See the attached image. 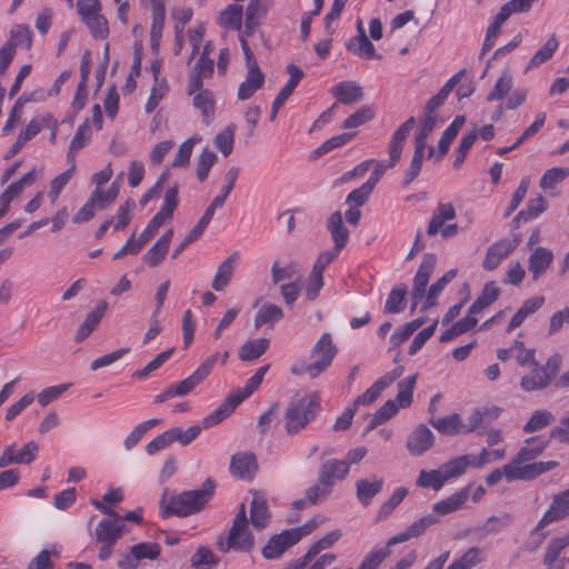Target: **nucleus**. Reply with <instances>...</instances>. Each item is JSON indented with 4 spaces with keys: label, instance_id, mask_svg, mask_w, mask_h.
<instances>
[{
    "label": "nucleus",
    "instance_id": "72a5a7b5",
    "mask_svg": "<svg viewBox=\"0 0 569 569\" xmlns=\"http://www.w3.org/2000/svg\"><path fill=\"white\" fill-rule=\"evenodd\" d=\"M101 520L96 528V537L99 542L114 543L121 536L122 522L120 517Z\"/></svg>",
    "mask_w": 569,
    "mask_h": 569
},
{
    "label": "nucleus",
    "instance_id": "f8f14e48",
    "mask_svg": "<svg viewBox=\"0 0 569 569\" xmlns=\"http://www.w3.org/2000/svg\"><path fill=\"white\" fill-rule=\"evenodd\" d=\"M161 548L156 542H140L130 548L128 553H122L118 560L119 569H137L143 559L154 560L159 557Z\"/></svg>",
    "mask_w": 569,
    "mask_h": 569
},
{
    "label": "nucleus",
    "instance_id": "052dcab7",
    "mask_svg": "<svg viewBox=\"0 0 569 569\" xmlns=\"http://www.w3.org/2000/svg\"><path fill=\"white\" fill-rule=\"evenodd\" d=\"M569 176V168L553 167L548 169L540 179L539 187L543 190L552 189Z\"/></svg>",
    "mask_w": 569,
    "mask_h": 569
},
{
    "label": "nucleus",
    "instance_id": "49530a36",
    "mask_svg": "<svg viewBox=\"0 0 569 569\" xmlns=\"http://www.w3.org/2000/svg\"><path fill=\"white\" fill-rule=\"evenodd\" d=\"M346 48L353 54L359 56L360 58L380 59V56L376 53V49L367 36L350 38L346 42Z\"/></svg>",
    "mask_w": 569,
    "mask_h": 569
},
{
    "label": "nucleus",
    "instance_id": "8fccbe9b",
    "mask_svg": "<svg viewBox=\"0 0 569 569\" xmlns=\"http://www.w3.org/2000/svg\"><path fill=\"white\" fill-rule=\"evenodd\" d=\"M558 46V39L556 34H552L545 42V44L532 56V58L528 62V66L526 67V71L538 68L539 66L548 61L556 52Z\"/></svg>",
    "mask_w": 569,
    "mask_h": 569
},
{
    "label": "nucleus",
    "instance_id": "2f4dec72",
    "mask_svg": "<svg viewBox=\"0 0 569 569\" xmlns=\"http://www.w3.org/2000/svg\"><path fill=\"white\" fill-rule=\"evenodd\" d=\"M465 73L466 69H461L453 77H451L446 82V84L438 91V93L429 99L425 107V113L435 114V112L445 103L453 88L461 82V79L465 76Z\"/></svg>",
    "mask_w": 569,
    "mask_h": 569
},
{
    "label": "nucleus",
    "instance_id": "09e8293b",
    "mask_svg": "<svg viewBox=\"0 0 569 569\" xmlns=\"http://www.w3.org/2000/svg\"><path fill=\"white\" fill-rule=\"evenodd\" d=\"M457 276V270H449L447 271L436 283H433L426 296V301L423 302V306L421 308L422 311L428 310L429 308L436 306L437 299L442 292V290L446 288L448 283H450Z\"/></svg>",
    "mask_w": 569,
    "mask_h": 569
},
{
    "label": "nucleus",
    "instance_id": "4d7b16f0",
    "mask_svg": "<svg viewBox=\"0 0 569 569\" xmlns=\"http://www.w3.org/2000/svg\"><path fill=\"white\" fill-rule=\"evenodd\" d=\"M426 146L415 142V152L410 166L405 173L403 184H410L420 173L425 157Z\"/></svg>",
    "mask_w": 569,
    "mask_h": 569
},
{
    "label": "nucleus",
    "instance_id": "423d86ee",
    "mask_svg": "<svg viewBox=\"0 0 569 569\" xmlns=\"http://www.w3.org/2000/svg\"><path fill=\"white\" fill-rule=\"evenodd\" d=\"M416 123V120L413 117H410L407 119L393 133L391 141L389 143V162L386 161H378L375 163V169L369 177V179L366 181L368 183H371V186L375 188L380 178L383 176L386 170L388 168H392L397 164V162L401 158V153L403 150V146L406 142L407 137L409 136L410 131L413 129Z\"/></svg>",
    "mask_w": 569,
    "mask_h": 569
},
{
    "label": "nucleus",
    "instance_id": "393cba45",
    "mask_svg": "<svg viewBox=\"0 0 569 569\" xmlns=\"http://www.w3.org/2000/svg\"><path fill=\"white\" fill-rule=\"evenodd\" d=\"M569 515V489L556 495L552 499L550 508L540 519V525H549L553 521L561 520Z\"/></svg>",
    "mask_w": 569,
    "mask_h": 569
},
{
    "label": "nucleus",
    "instance_id": "c85d7f7f",
    "mask_svg": "<svg viewBox=\"0 0 569 569\" xmlns=\"http://www.w3.org/2000/svg\"><path fill=\"white\" fill-rule=\"evenodd\" d=\"M268 7L263 0H250L244 13V31L246 36H251L259 27L260 21L267 14Z\"/></svg>",
    "mask_w": 569,
    "mask_h": 569
},
{
    "label": "nucleus",
    "instance_id": "e433bc0d",
    "mask_svg": "<svg viewBox=\"0 0 569 569\" xmlns=\"http://www.w3.org/2000/svg\"><path fill=\"white\" fill-rule=\"evenodd\" d=\"M545 303V297L539 296L523 301L519 310L511 318L507 332H512L516 328L521 326L523 321L532 313L538 311Z\"/></svg>",
    "mask_w": 569,
    "mask_h": 569
},
{
    "label": "nucleus",
    "instance_id": "79ce46f5",
    "mask_svg": "<svg viewBox=\"0 0 569 569\" xmlns=\"http://www.w3.org/2000/svg\"><path fill=\"white\" fill-rule=\"evenodd\" d=\"M469 498V488H465L459 492L448 497L447 499L433 505V511L445 516L460 509Z\"/></svg>",
    "mask_w": 569,
    "mask_h": 569
},
{
    "label": "nucleus",
    "instance_id": "a211bd4d",
    "mask_svg": "<svg viewBox=\"0 0 569 569\" xmlns=\"http://www.w3.org/2000/svg\"><path fill=\"white\" fill-rule=\"evenodd\" d=\"M433 442L432 431L426 425H420L408 436L406 448L411 456H421L433 446Z\"/></svg>",
    "mask_w": 569,
    "mask_h": 569
},
{
    "label": "nucleus",
    "instance_id": "774afa93",
    "mask_svg": "<svg viewBox=\"0 0 569 569\" xmlns=\"http://www.w3.org/2000/svg\"><path fill=\"white\" fill-rule=\"evenodd\" d=\"M390 556V550L381 548L370 551L360 562L358 569H378L386 558Z\"/></svg>",
    "mask_w": 569,
    "mask_h": 569
},
{
    "label": "nucleus",
    "instance_id": "de8ad7c7",
    "mask_svg": "<svg viewBox=\"0 0 569 569\" xmlns=\"http://www.w3.org/2000/svg\"><path fill=\"white\" fill-rule=\"evenodd\" d=\"M193 96V107L201 110L204 122L209 123V119L212 117L214 111V97L213 93L201 87V89L196 90Z\"/></svg>",
    "mask_w": 569,
    "mask_h": 569
},
{
    "label": "nucleus",
    "instance_id": "f03ea898",
    "mask_svg": "<svg viewBox=\"0 0 569 569\" xmlns=\"http://www.w3.org/2000/svg\"><path fill=\"white\" fill-rule=\"evenodd\" d=\"M268 369L269 365L260 367L246 382L243 388L228 396L213 412L202 419V428L209 429L228 418L244 399L251 396L259 388Z\"/></svg>",
    "mask_w": 569,
    "mask_h": 569
},
{
    "label": "nucleus",
    "instance_id": "3c124183",
    "mask_svg": "<svg viewBox=\"0 0 569 569\" xmlns=\"http://www.w3.org/2000/svg\"><path fill=\"white\" fill-rule=\"evenodd\" d=\"M446 482L447 479H445L441 467L437 470H421L416 481L418 487L432 488L433 490H440Z\"/></svg>",
    "mask_w": 569,
    "mask_h": 569
},
{
    "label": "nucleus",
    "instance_id": "6e6552de",
    "mask_svg": "<svg viewBox=\"0 0 569 569\" xmlns=\"http://www.w3.org/2000/svg\"><path fill=\"white\" fill-rule=\"evenodd\" d=\"M310 352L311 357H316L317 360L306 367V372L310 378H316L331 365L338 349L332 341V336L329 332H323Z\"/></svg>",
    "mask_w": 569,
    "mask_h": 569
},
{
    "label": "nucleus",
    "instance_id": "e2e57ef3",
    "mask_svg": "<svg viewBox=\"0 0 569 569\" xmlns=\"http://www.w3.org/2000/svg\"><path fill=\"white\" fill-rule=\"evenodd\" d=\"M553 420L551 411L541 409L532 413L530 419L523 426L525 432H533L548 426Z\"/></svg>",
    "mask_w": 569,
    "mask_h": 569
},
{
    "label": "nucleus",
    "instance_id": "bb28decb",
    "mask_svg": "<svg viewBox=\"0 0 569 569\" xmlns=\"http://www.w3.org/2000/svg\"><path fill=\"white\" fill-rule=\"evenodd\" d=\"M264 83V74L260 68H249L246 79L240 83L237 92L239 100L250 99Z\"/></svg>",
    "mask_w": 569,
    "mask_h": 569
},
{
    "label": "nucleus",
    "instance_id": "9b49d317",
    "mask_svg": "<svg viewBox=\"0 0 569 569\" xmlns=\"http://www.w3.org/2000/svg\"><path fill=\"white\" fill-rule=\"evenodd\" d=\"M220 355L218 352L211 355L189 377L171 385L176 397L187 396L202 383L212 371Z\"/></svg>",
    "mask_w": 569,
    "mask_h": 569
},
{
    "label": "nucleus",
    "instance_id": "4468645a",
    "mask_svg": "<svg viewBox=\"0 0 569 569\" xmlns=\"http://www.w3.org/2000/svg\"><path fill=\"white\" fill-rule=\"evenodd\" d=\"M39 450V446L34 441L27 442L21 449L17 450L14 445L6 447L0 456V468L10 465H28L31 463Z\"/></svg>",
    "mask_w": 569,
    "mask_h": 569
},
{
    "label": "nucleus",
    "instance_id": "5701e85b",
    "mask_svg": "<svg viewBox=\"0 0 569 569\" xmlns=\"http://www.w3.org/2000/svg\"><path fill=\"white\" fill-rule=\"evenodd\" d=\"M553 261V253L545 247H537L528 259V269L533 280H538L548 270Z\"/></svg>",
    "mask_w": 569,
    "mask_h": 569
},
{
    "label": "nucleus",
    "instance_id": "39448f33",
    "mask_svg": "<svg viewBox=\"0 0 569 569\" xmlns=\"http://www.w3.org/2000/svg\"><path fill=\"white\" fill-rule=\"evenodd\" d=\"M218 549L227 553L230 550L239 552H250L254 547V537L249 529V520L247 518L246 506L242 502L224 539L220 537L217 540Z\"/></svg>",
    "mask_w": 569,
    "mask_h": 569
},
{
    "label": "nucleus",
    "instance_id": "69168bd1",
    "mask_svg": "<svg viewBox=\"0 0 569 569\" xmlns=\"http://www.w3.org/2000/svg\"><path fill=\"white\" fill-rule=\"evenodd\" d=\"M201 138L198 136H192L191 138L187 139L184 142H182L179 148L178 152L173 159L172 166L173 167H184L189 163L193 146L198 142H200Z\"/></svg>",
    "mask_w": 569,
    "mask_h": 569
},
{
    "label": "nucleus",
    "instance_id": "680f3d73",
    "mask_svg": "<svg viewBox=\"0 0 569 569\" xmlns=\"http://www.w3.org/2000/svg\"><path fill=\"white\" fill-rule=\"evenodd\" d=\"M236 126L229 124L221 132H219L214 140V147L224 156H229L233 149V138H234Z\"/></svg>",
    "mask_w": 569,
    "mask_h": 569
},
{
    "label": "nucleus",
    "instance_id": "58836bf2",
    "mask_svg": "<svg viewBox=\"0 0 569 569\" xmlns=\"http://www.w3.org/2000/svg\"><path fill=\"white\" fill-rule=\"evenodd\" d=\"M500 296V288L495 281L486 282L480 296L470 306L471 313H480L493 303Z\"/></svg>",
    "mask_w": 569,
    "mask_h": 569
},
{
    "label": "nucleus",
    "instance_id": "2eb2a0df",
    "mask_svg": "<svg viewBox=\"0 0 569 569\" xmlns=\"http://www.w3.org/2000/svg\"><path fill=\"white\" fill-rule=\"evenodd\" d=\"M403 373V367L399 366L380 377L370 388L360 395L355 401L353 407L370 405L381 395V392L393 383Z\"/></svg>",
    "mask_w": 569,
    "mask_h": 569
},
{
    "label": "nucleus",
    "instance_id": "f704fd0d",
    "mask_svg": "<svg viewBox=\"0 0 569 569\" xmlns=\"http://www.w3.org/2000/svg\"><path fill=\"white\" fill-rule=\"evenodd\" d=\"M147 9L151 11V28H150V41L151 46L156 47L159 44L164 28L166 18V2H158L157 4H144Z\"/></svg>",
    "mask_w": 569,
    "mask_h": 569
},
{
    "label": "nucleus",
    "instance_id": "603ef678",
    "mask_svg": "<svg viewBox=\"0 0 569 569\" xmlns=\"http://www.w3.org/2000/svg\"><path fill=\"white\" fill-rule=\"evenodd\" d=\"M270 273L273 284L281 283L284 280H299V271L295 263H289L282 267L279 261H274L271 266Z\"/></svg>",
    "mask_w": 569,
    "mask_h": 569
},
{
    "label": "nucleus",
    "instance_id": "c756f323",
    "mask_svg": "<svg viewBox=\"0 0 569 569\" xmlns=\"http://www.w3.org/2000/svg\"><path fill=\"white\" fill-rule=\"evenodd\" d=\"M331 93L343 104H352L363 99L362 88L355 81H342L331 88Z\"/></svg>",
    "mask_w": 569,
    "mask_h": 569
},
{
    "label": "nucleus",
    "instance_id": "f257e3e1",
    "mask_svg": "<svg viewBox=\"0 0 569 569\" xmlns=\"http://www.w3.org/2000/svg\"><path fill=\"white\" fill-rule=\"evenodd\" d=\"M549 440L542 436L530 437L526 445L520 448L517 456L510 463L506 465L507 481L532 480L538 476L558 467V461L529 462L536 459L548 447Z\"/></svg>",
    "mask_w": 569,
    "mask_h": 569
},
{
    "label": "nucleus",
    "instance_id": "ddd939ff",
    "mask_svg": "<svg viewBox=\"0 0 569 569\" xmlns=\"http://www.w3.org/2000/svg\"><path fill=\"white\" fill-rule=\"evenodd\" d=\"M435 266L436 256L432 253H426L413 279L411 310H415L418 302L425 297L426 288L429 282L430 276L435 269Z\"/></svg>",
    "mask_w": 569,
    "mask_h": 569
},
{
    "label": "nucleus",
    "instance_id": "1a4fd4ad",
    "mask_svg": "<svg viewBox=\"0 0 569 569\" xmlns=\"http://www.w3.org/2000/svg\"><path fill=\"white\" fill-rule=\"evenodd\" d=\"M78 14L89 28L94 38H106L109 29L106 18L101 14V3L99 0H78Z\"/></svg>",
    "mask_w": 569,
    "mask_h": 569
},
{
    "label": "nucleus",
    "instance_id": "4c0bfd02",
    "mask_svg": "<svg viewBox=\"0 0 569 569\" xmlns=\"http://www.w3.org/2000/svg\"><path fill=\"white\" fill-rule=\"evenodd\" d=\"M468 467L477 468L476 459L473 455H462L455 459L445 462L441 469L445 475V479L450 480L462 476Z\"/></svg>",
    "mask_w": 569,
    "mask_h": 569
},
{
    "label": "nucleus",
    "instance_id": "a19ab883",
    "mask_svg": "<svg viewBox=\"0 0 569 569\" xmlns=\"http://www.w3.org/2000/svg\"><path fill=\"white\" fill-rule=\"evenodd\" d=\"M283 318V310L281 307L273 303H263L253 318L254 329L261 328L267 323H274Z\"/></svg>",
    "mask_w": 569,
    "mask_h": 569
},
{
    "label": "nucleus",
    "instance_id": "0eeeda50",
    "mask_svg": "<svg viewBox=\"0 0 569 569\" xmlns=\"http://www.w3.org/2000/svg\"><path fill=\"white\" fill-rule=\"evenodd\" d=\"M319 522L317 519H311L305 525L291 528L271 537L262 549V555L266 559L279 558L288 548L297 543L303 536L311 533Z\"/></svg>",
    "mask_w": 569,
    "mask_h": 569
},
{
    "label": "nucleus",
    "instance_id": "bf43d9fd",
    "mask_svg": "<svg viewBox=\"0 0 569 569\" xmlns=\"http://www.w3.org/2000/svg\"><path fill=\"white\" fill-rule=\"evenodd\" d=\"M416 382L417 375H412L398 383L397 401L399 407L407 408L412 403V395Z\"/></svg>",
    "mask_w": 569,
    "mask_h": 569
},
{
    "label": "nucleus",
    "instance_id": "13d9d810",
    "mask_svg": "<svg viewBox=\"0 0 569 569\" xmlns=\"http://www.w3.org/2000/svg\"><path fill=\"white\" fill-rule=\"evenodd\" d=\"M482 561L481 550L478 547H471L459 559L451 562L448 569H471Z\"/></svg>",
    "mask_w": 569,
    "mask_h": 569
},
{
    "label": "nucleus",
    "instance_id": "20e7f679",
    "mask_svg": "<svg viewBox=\"0 0 569 569\" xmlns=\"http://www.w3.org/2000/svg\"><path fill=\"white\" fill-rule=\"evenodd\" d=\"M214 488V481L210 478L206 479L200 489L171 497L164 513L186 517L200 511L213 495Z\"/></svg>",
    "mask_w": 569,
    "mask_h": 569
},
{
    "label": "nucleus",
    "instance_id": "a18cd8bd",
    "mask_svg": "<svg viewBox=\"0 0 569 569\" xmlns=\"http://www.w3.org/2000/svg\"><path fill=\"white\" fill-rule=\"evenodd\" d=\"M269 339L259 338L246 341L239 349V359L251 361L261 357L269 348Z\"/></svg>",
    "mask_w": 569,
    "mask_h": 569
},
{
    "label": "nucleus",
    "instance_id": "7c9ffc66",
    "mask_svg": "<svg viewBox=\"0 0 569 569\" xmlns=\"http://www.w3.org/2000/svg\"><path fill=\"white\" fill-rule=\"evenodd\" d=\"M107 308L108 303L106 300L97 301L94 310L88 313L83 322L79 326L76 335L77 342L83 341L97 328Z\"/></svg>",
    "mask_w": 569,
    "mask_h": 569
},
{
    "label": "nucleus",
    "instance_id": "ea45409f",
    "mask_svg": "<svg viewBox=\"0 0 569 569\" xmlns=\"http://www.w3.org/2000/svg\"><path fill=\"white\" fill-rule=\"evenodd\" d=\"M382 487H383L382 479L358 480L356 482L357 498L363 506H368L371 502L372 498L382 490Z\"/></svg>",
    "mask_w": 569,
    "mask_h": 569
},
{
    "label": "nucleus",
    "instance_id": "f3484780",
    "mask_svg": "<svg viewBox=\"0 0 569 569\" xmlns=\"http://www.w3.org/2000/svg\"><path fill=\"white\" fill-rule=\"evenodd\" d=\"M327 229L331 236V239L335 243L333 248L330 250H326L322 253H333L335 259L338 257L340 250L346 247L349 239V231L345 227L342 221V214L340 211L333 212L327 221Z\"/></svg>",
    "mask_w": 569,
    "mask_h": 569
},
{
    "label": "nucleus",
    "instance_id": "473e14b6",
    "mask_svg": "<svg viewBox=\"0 0 569 569\" xmlns=\"http://www.w3.org/2000/svg\"><path fill=\"white\" fill-rule=\"evenodd\" d=\"M257 469L256 458L252 453L233 455L230 461V471L240 479L251 478Z\"/></svg>",
    "mask_w": 569,
    "mask_h": 569
},
{
    "label": "nucleus",
    "instance_id": "4be33fe9",
    "mask_svg": "<svg viewBox=\"0 0 569 569\" xmlns=\"http://www.w3.org/2000/svg\"><path fill=\"white\" fill-rule=\"evenodd\" d=\"M213 76V60L210 58L198 59L189 76L188 94H194L196 90L203 87V80Z\"/></svg>",
    "mask_w": 569,
    "mask_h": 569
},
{
    "label": "nucleus",
    "instance_id": "9d476101",
    "mask_svg": "<svg viewBox=\"0 0 569 569\" xmlns=\"http://www.w3.org/2000/svg\"><path fill=\"white\" fill-rule=\"evenodd\" d=\"M335 260L333 253H319L311 271L305 282V296L308 301H313L318 298L321 289L325 286L323 270Z\"/></svg>",
    "mask_w": 569,
    "mask_h": 569
},
{
    "label": "nucleus",
    "instance_id": "c9c22d12",
    "mask_svg": "<svg viewBox=\"0 0 569 569\" xmlns=\"http://www.w3.org/2000/svg\"><path fill=\"white\" fill-rule=\"evenodd\" d=\"M250 520L249 522L257 530H263L270 520V513L266 500L258 495H254L250 502Z\"/></svg>",
    "mask_w": 569,
    "mask_h": 569
},
{
    "label": "nucleus",
    "instance_id": "5fc2aeb1",
    "mask_svg": "<svg viewBox=\"0 0 569 569\" xmlns=\"http://www.w3.org/2000/svg\"><path fill=\"white\" fill-rule=\"evenodd\" d=\"M99 198L100 196L98 194V192H91L86 203L73 216L72 221L74 223L88 221L94 217L97 211L103 210L100 203L98 202Z\"/></svg>",
    "mask_w": 569,
    "mask_h": 569
},
{
    "label": "nucleus",
    "instance_id": "aec40b11",
    "mask_svg": "<svg viewBox=\"0 0 569 569\" xmlns=\"http://www.w3.org/2000/svg\"><path fill=\"white\" fill-rule=\"evenodd\" d=\"M349 473L348 462L337 459H329L321 465L319 471V485L330 488L336 480H341Z\"/></svg>",
    "mask_w": 569,
    "mask_h": 569
},
{
    "label": "nucleus",
    "instance_id": "7ed1b4c3",
    "mask_svg": "<svg viewBox=\"0 0 569 569\" xmlns=\"http://www.w3.org/2000/svg\"><path fill=\"white\" fill-rule=\"evenodd\" d=\"M319 410L317 395H307L292 399L286 409L283 429L287 435L295 436L316 418Z\"/></svg>",
    "mask_w": 569,
    "mask_h": 569
},
{
    "label": "nucleus",
    "instance_id": "0e129e2a",
    "mask_svg": "<svg viewBox=\"0 0 569 569\" xmlns=\"http://www.w3.org/2000/svg\"><path fill=\"white\" fill-rule=\"evenodd\" d=\"M52 120L51 114H46L43 117L33 118L27 127L20 131L19 136L28 142L34 136H37L44 127H49Z\"/></svg>",
    "mask_w": 569,
    "mask_h": 569
},
{
    "label": "nucleus",
    "instance_id": "338daca9",
    "mask_svg": "<svg viewBox=\"0 0 569 569\" xmlns=\"http://www.w3.org/2000/svg\"><path fill=\"white\" fill-rule=\"evenodd\" d=\"M173 352V349H169L157 355L151 361H149L141 370L136 371L132 376L138 379L147 378L151 372L159 369L166 361L169 360Z\"/></svg>",
    "mask_w": 569,
    "mask_h": 569
},
{
    "label": "nucleus",
    "instance_id": "cd10ccee",
    "mask_svg": "<svg viewBox=\"0 0 569 569\" xmlns=\"http://www.w3.org/2000/svg\"><path fill=\"white\" fill-rule=\"evenodd\" d=\"M552 380V375L548 372L545 367L536 365L531 372L523 376L520 381V387L525 391H535L547 388Z\"/></svg>",
    "mask_w": 569,
    "mask_h": 569
},
{
    "label": "nucleus",
    "instance_id": "6e6d98bb",
    "mask_svg": "<svg viewBox=\"0 0 569 569\" xmlns=\"http://www.w3.org/2000/svg\"><path fill=\"white\" fill-rule=\"evenodd\" d=\"M407 295V287L405 284H399L395 287L386 301L385 312L388 313H399L405 309V299Z\"/></svg>",
    "mask_w": 569,
    "mask_h": 569
},
{
    "label": "nucleus",
    "instance_id": "c03bdc74",
    "mask_svg": "<svg viewBox=\"0 0 569 569\" xmlns=\"http://www.w3.org/2000/svg\"><path fill=\"white\" fill-rule=\"evenodd\" d=\"M466 122L463 116H457L450 126L442 132L441 138L438 142V156L437 159L442 158L449 151L450 143L457 137Z\"/></svg>",
    "mask_w": 569,
    "mask_h": 569
},
{
    "label": "nucleus",
    "instance_id": "a878e982",
    "mask_svg": "<svg viewBox=\"0 0 569 569\" xmlns=\"http://www.w3.org/2000/svg\"><path fill=\"white\" fill-rule=\"evenodd\" d=\"M243 8L239 3L228 4L223 11L220 12L218 23L224 29L236 30L240 34L244 31Z\"/></svg>",
    "mask_w": 569,
    "mask_h": 569
},
{
    "label": "nucleus",
    "instance_id": "37998d69",
    "mask_svg": "<svg viewBox=\"0 0 569 569\" xmlns=\"http://www.w3.org/2000/svg\"><path fill=\"white\" fill-rule=\"evenodd\" d=\"M456 218V210L452 203H440L435 210L432 218L428 226V234L435 236L439 229L445 224L446 221L453 220Z\"/></svg>",
    "mask_w": 569,
    "mask_h": 569
},
{
    "label": "nucleus",
    "instance_id": "412c9836",
    "mask_svg": "<svg viewBox=\"0 0 569 569\" xmlns=\"http://www.w3.org/2000/svg\"><path fill=\"white\" fill-rule=\"evenodd\" d=\"M240 253L238 251H233L228 256V258L222 261L216 271L213 280L211 282V287L214 291H222L227 288L232 279L233 272L239 263Z\"/></svg>",
    "mask_w": 569,
    "mask_h": 569
},
{
    "label": "nucleus",
    "instance_id": "dca6fc26",
    "mask_svg": "<svg viewBox=\"0 0 569 569\" xmlns=\"http://www.w3.org/2000/svg\"><path fill=\"white\" fill-rule=\"evenodd\" d=\"M518 241L510 239H501L492 243L486 252L482 260V268L487 271L496 270L500 263L508 258L511 252L517 248Z\"/></svg>",
    "mask_w": 569,
    "mask_h": 569
},
{
    "label": "nucleus",
    "instance_id": "864d4df0",
    "mask_svg": "<svg viewBox=\"0 0 569 569\" xmlns=\"http://www.w3.org/2000/svg\"><path fill=\"white\" fill-rule=\"evenodd\" d=\"M502 409L498 406L483 407L481 409H476L472 411L469 417L470 423L473 425L472 431H475L482 423H490L496 420Z\"/></svg>",
    "mask_w": 569,
    "mask_h": 569
},
{
    "label": "nucleus",
    "instance_id": "b1692460",
    "mask_svg": "<svg viewBox=\"0 0 569 569\" xmlns=\"http://www.w3.org/2000/svg\"><path fill=\"white\" fill-rule=\"evenodd\" d=\"M173 237V230L168 229L143 254V261L151 268L159 266L164 259L169 244Z\"/></svg>",
    "mask_w": 569,
    "mask_h": 569
},
{
    "label": "nucleus",
    "instance_id": "6ab92c4d",
    "mask_svg": "<svg viewBox=\"0 0 569 569\" xmlns=\"http://www.w3.org/2000/svg\"><path fill=\"white\" fill-rule=\"evenodd\" d=\"M431 425L441 433L452 435H467L472 431L473 425L468 419L467 422H462L461 417L458 413H451L446 417L431 418Z\"/></svg>",
    "mask_w": 569,
    "mask_h": 569
}]
</instances>
